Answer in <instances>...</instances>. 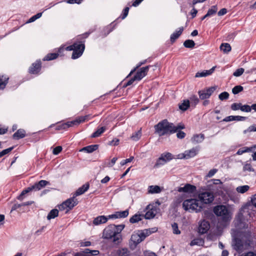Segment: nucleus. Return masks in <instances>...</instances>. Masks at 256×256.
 I'll return each mask as SVG.
<instances>
[{
    "label": "nucleus",
    "mask_w": 256,
    "mask_h": 256,
    "mask_svg": "<svg viewBox=\"0 0 256 256\" xmlns=\"http://www.w3.org/2000/svg\"><path fill=\"white\" fill-rule=\"evenodd\" d=\"M62 150V146H58L56 148H54L53 150V152H52V153L55 154V155H57L59 153H60V152Z\"/></svg>",
    "instance_id": "obj_62"
},
{
    "label": "nucleus",
    "mask_w": 256,
    "mask_h": 256,
    "mask_svg": "<svg viewBox=\"0 0 256 256\" xmlns=\"http://www.w3.org/2000/svg\"><path fill=\"white\" fill-rule=\"evenodd\" d=\"M134 158V156H130V158H127L126 160H123L120 162V164L122 166H124L128 162H131Z\"/></svg>",
    "instance_id": "obj_63"
},
{
    "label": "nucleus",
    "mask_w": 256,
    "mask_h": 256,
    "mask_svg": "<svg viewBox=\"0 0 256 256\" xmlns=\"http://www.w3.org/2000/svg\"><path fill=\"white\" fill-rule=\"evenodd\" d=\"M246 118L245 116H230L226 117L224 119L222 120V122H228L234 120L236 121H243L246 120Z\"/></svg>",
    "instance_id": "obj_24"
},
{
    "label": "nucleus",
    "mask_w": 256,
    "mask_h": 256,
    "mask_svg": "<svg viewBox=\"0 0 256 256\" xmlns=\"http://www.w3.org/2000/svg\"><path fill=\"white\" fill-rule=\"evenodd\" d=\"M108 219H110L108 218V216H98L94 218L93 224L96 226L104 224L107 222Z\"/></svg>",
    "instance_id": "obj_23"
},
{
    "label": "nucleus",
    "mask_w": 256,
    "mask_h": 256,
    "mask_svg": "<svg viewBox=\"0 0 256 256\" xmlns=\"http://www.w3.org/2000/svg\"><path fill=\"white\" fill-rule=\"evenodd\" d=\"M216 66H213L212 68H210L209 70H204L202 72H198L196 73L195 75L196 78H202V77H206L208 76H210L212 74L214 70H215Z\"/></svg>",
    "instance_id": "obj_22"
},
{
    "label": "nucleus",
    "mask_w": 256,
    "mask_h": 256,
    "mask_svg": "<svg viewBox=\"0 0 256 256\" xmlns=\"http://www.w3.org/2000/svg\"><path fill=\"white\" fill-rule=\"evenodd\" d=\"M42 16V13H41V12L38 13L36 15L31 17L28 21V22L30 23V22H34L36 20L40 18Z\"/></svg>",
    "instance_id": "obj_53"
},
{
    "label": "nucleus",
    "mask_w": 256,
    "mask_h": 256,
    "mask_svg": "<svg viewBox=\"0 0 256 256\" xmlns=\"http://www.w3.org/2000/svg\"><path fill=\"white\" fill-rule=\"evenodd\" d=\"M241 103H234L231 105V108L233 110H240Z\"/></svg>",
    "instance_id": "obj_58"
},
{
    "label": "nucleus",
    "mask_w": 256,
    "mask_h": 256,
    "mask_svg": "<svg viewBox=\"0 0 256 256\" xmlns=\"http://www.w3.org/2000/svg\"><path fill=\"white\" fill-rule=\"evenodd\" d=\"M144 256H157L156 253L150 252L148 250L145 251L144 252Z\"/></svg>",
    "instance_id": "obj_64"
},
{
    "label": "nucleus",
    "mask_w": 256,
    "mask_h": 256,
    "mask_svg": "<svg viewBox=\"0 0 256 256\" xmlns=\"http://www.w3.org/2000/svg\"><path fill=\"white\" fill-rule=\"evenodd\" d=\"M180 192H186L188 194H192L196 190V187L194 186L187 184L183 187H180L178 190Z\"/></svg>",
    "instance_id": "obj_16"
},
{
    "label": "nucleus",
    "mask_w": 256,
    "mask_h": 256,
    "mask_svg": "<svg viewBox=\"0 0 256 256\" xmlns=\"http://www.w3.org/2000/svg\"><path fill=\"white\" fill-rule=\"evenodd\" d=\"M13 149L12 147L9 148H8L5 149L2 152H0V158L8 154L9 152H10Z\"/></svg>",
    "instance_id": "obj_57"
},
{
    "label": "nucleus",
    "mask_w": 256,
    "mask_h": 256,
    "mask_svg": "<svg viewBox=\"0 0 256 256\" xmlns=\"http://www.w3.org/2000/svg\"><path fill=\"white\" fill-rule=\"evenodd\" d=\"M148 194H158L161 192L160 188L158 186H150L148 187Z\"/></svg>",
    "instance_id": "obj_33"
},
{
    "label": "nucleus",
    "mask_w": 256,
    "mask_h": 256,
    "mask_svg": "<svg viewBox=\"0 0 256 256\" xmlns=\"http://www.w3.org/2000/svg\"><path fill=\"white\" fill-rule=\"evenodd\" d=\"M244 72V68H239L236 70L233 73V76L236 77L240 76Z\"/></svg>",
    "instance_id": "obj_47"
},
{
    "label": "nucleus",
    "mask_w": 256,
    "mask_h": 256,
    "mask_svg": "<svg viewBox=\"0 0 256 256\" xmlns=\"http://www.w3.org/2000/svg\"><path fill=\"white\" fill-rule=\"evenodd\" d=\"M112 238L113 242L116 243H119L122 239V236L120 234H114Z\"/></svg>",
    "instance_id": "obj_60"
},
{
    "label": "nucleus",
    "mask_w": 256,
    "mask_h": 256,
    "mask_svg": "<svg viewBox=\"0 0 256 256\" xmlns=\"http://www.w3.org/2000/svg\"><path fill=\"white\" fill-rule=\"evenodd\" d=\"M250 189V186L248 185L238 186L236 188V190L240 194H244Z\"/></svg>",
    "instance_id": "obj_40"
},
{
    "label": "nucleus",
    "mask_w": 256,
    "mask_h": 256,
    "mask_svg": "<svg viewBox=\"0 0 256 256\" xmlns=\"http://www.w3.org/2000/svg\"><path fill=\"white\" fill-rule=\"evenodd\" d=\"M48 184H50V182L46 180H41L38 182L35 183L33 186L28 187L26 189L23 190L20 194L18 196V200H22L24 198V196L26 194L32 190H39Z\"/></svg>",
    "instance_id": "obj_7"
},
{
    "label": "nucleus",
    "mask_w": 256,
    "mask_h": 256,
    "mask_svg": "<svg viewBox=\"0 0 256 256\" xmlns=\"http://www.w3.org/2000/svg\"><path fill=\"white\" fill-rule=\"evenodd\" d=\"M89 188V184H84L81 187L79 188L74 194L76 197L81 195L83 194H84L86 192Z\"/></svg>",
    "instance_id": "obj_26"
},
{
    "label": "nucleus",
    "mask_w": 256,
    "mask_h": 256,
    "mask_svg": "<svg viewBox=\"0 0 256 256\" xmlns=\"http://www.w3.org/2000/svg\"><path fill=\"white\" fill-rule=\"evenodd\" d=\"M106 130V126H102L98 128L92 135V138H96L100 136Z\"/></svg>",
    "instance_id": "obj_38"
},
{
    "label": "nucleus",
    "mask_w": 256,
    "mask_h": 256,
    "mask_svg": "<svg viewBox=\"0 0 256 256\" xmlns=\"http://www.w3.org/2000/svg\"><path fill=\"white\" fill-rule=\"evenodd\" d=\"M159 208L154 204H150L146 206L144 214L146 219L150 220L153 218L158 213Z\"/></svg>",
    "instance_id": "obj_10"
},
{
    "label": "nucleus",
    "mask_w": 256,
    "mask_h": 256,
    "mask_svg": "<svg viewBox=\"0 0 256 256\" xmlns=\"http://www.w3.org/2000/svg\"><path fill=\"white\" fill-rule=\"evenodd\" d=\"M218 10L216 6H213L210 8L206 14V16H211L215 14Z\"/></svg>",
    "instance_id": "obj_46"
},
{
    "label": "nucleus",
    "mask_w": 256,
    "mask_h": 256,
    "mask_svg": "<svg viewBox=\"0 0 256 256\" xmlns=\"http://www.w3.org/2000/svg\"><path fill=\"white\" fill-rule=\"evenodd\" d=\"M170 152H164L160 156L159 158L157 160L156 164L154 165V168H158L162 166H163L167 162L170 160L176 158Z\"/></svg>",
    "instance_id": "obj_9"
},
{
    "label": "nucleus",
    "mask_w": 256,
    "mask_h": 256,
    "mask_svg": "<svg viewBox=\"0 0 256 256\" xmlns=\"http://www.w3.org/2000/svg\"><path fill=\"white\" fill-rule=\"evenodd\" d=\"M198 200L199 202L202 204H210L214 200V193L210 192H201L198 194Z\"/></svg>",
    "instance_id": "obj_8"
},
{
    "label": "nucleus",
    "mask_w": 256,
    "mask_h": 256,
    "mask_svg": "<svg viewBox=\"0 0 256 256\" xmlns=\"http://www.w3.org/2000/svg\"><path fill=\"white\" fill-rule=\"evenodd\" d=\"M85 48L84 44L81 42H74L73 44L67 46L66 50H73L72 58L76 59L80 58L83 54Z\"/></svg>",
    "instance_id": "obj_5"
},
{
    "label": "nucleus",
    "mask_w": 256,
    "mask_h": 256,
    "mask_svg": "<svg viewBox=\"0 0 256 256\" xmlns=\"http://www.w3.org/2000/svg\"><path fill=\"white\" fill-rule=\"evenodd\" d=\"M234 248L237 251H240L243 248L242 242L238 239H236L234 244Z\"/></svg>",
    "instance_id": "obj_35"
},
{
    "label": "nucleus",
    "mask_w": 256,
    "mask_h": 256,
    "mask_svg": "<svg viewBox=\"0 0 256 256\" xmlns=\"http://www.w3.org/2000/svg\"><path fill=\"white\" fill-rule=\"evenodd\" d=\"M216 86H212L198 92L200 98L202 100L208 98L214 91L216 90Z\"/></svg>",
    "instance_id": "obj_13"
},
{
    "label": "nucleus",
    "mask_w": 256,
    "mask_h": 256,
    "mask_svg": "<svg viewBox=\"0 0 256 256\" xmlns=\"http://www.w3.org/2000/svg\"><path fill=\"white\" fill-rule=\"evenodd\" d=\"M116 254L118 256H129L130 251L127 248H120L116 251Z\"/></svg>",
    "instance_id": "obj_32"
},
{
    "label": "nucleus",
    "mask_w": 256,
    "mask_h": 256,
    "mask_svg": "<svg viewBox=\"0 0 256 256\" xmlns=\"http://www.w3.org/2000/svg\"><path fill=\"white\" fill-rule=\"evenodd\" d=\"M143 218H144V214H136L130 218V222L132 224L136 223L142 220Z\"/></svg>",
    "instance_id": "obj_34"
},
{
    "label": "nucleus",
    "mask_w": 256,
    "mask_h": 256,
    "mask_svg": "<svg viewBox=\"0 0 256 256\" xmlns=\"http://www.w3.org/2000/svg\"><path fill=\"white\" fill-rule=\"evenodd\" d=\"M184 46L186 48H193L195 46V42L191 40H187L184 42Z\"/></svg>",
    "instance_id": "obj_45"
},
{
    "label": "nucleus",
    "mask_w": 256,
    "mask_h": 256,
    "mask_svg": "<svg viewBox=\"0 0 256 256\" xmlns=\"http://www.w3.org/2000/svg\"><path fill=\"white\" fill-rule=\"evenodd\" d=\"M173 233L176 234H180V231L178 230V225L176 222H174L172 225Z\"/></svg>",
    "instance_id": "obj_49"
},
{
    "label": "nucleus",
    "mask_w": 256,
    "mask_h": 256,
    "mask_svg": "<svg viewBox=\"0 0 256 256\" xmlns=\"http://www.w3.org/2000/svg\"><path fill=\"white\" fill-rule=\"evenodd\" d=\"M25 136L26 131L23 129H19L13 134V138L15 140H19Z\"/></svg>",
    "instance_id": "obj_29"
},
{
    "label": "nucleus",
    "mask_w": 256,
    "mask_h": 256,
    "mask_svg": "<svg viewBox=\"0 0 256 256\" xmlns=\"http://www.w3.org/2000/svg\"><path fill=\"white\" fill-rule=\"evenodd\" d=\"M199 150L198 148H194L190 150H186L184 153L180 154L176 156L177 158L188 159L196 156Z\"/></svg>",
    "instance_id": "obj_11"
},
{
    "label": "nucleus",
    "mask_w": 256,
    "mask_h": 256,
    "mask_svg": "<svg viewBox=\"0 0 256 256\" xmlns=\"http://www.w3.org/2000/svg\"><path fill=\"white\" fill-rule=\"evenodd\" d=\"M58 53H50L48 54L43 59L44 60H51L58 58Z\"/></svg>",
    "instance_id": "obj_41"
},
{
    "label": "nucleus",
    "mask_w": 256,
    "mask_h": 256,
    "mask_svg": "<svg viewBox=\"0 0 256 256\" xmlns=\"http://www.w3.org/2000/svg\"><path fill=\"white\" fill-rule=\"evenodd\" d=\"M210 228V224L206 220H202L199 225L198 230L200 234H204L206 233Z\"/></svg>",
    "instance_id": "obj_21"
},
{
    "label": "nucleus",
    "mask_w": 256,
    "mask_h": 256,
    "mask_svg": "<svg viewBox=\"0 0 256 256\" xmlns=\"http://www.w3.org/2000/svg\"><path fill=\"white\" fill-rule=\"evenodd\" d=\"M220 49L224 53H228L231 50V46L228 43H223L220 45Z\"/></svg>",
    "instance_id": "obj_37"
},
{
    "label": "nucleus",
    "mask_w": 256,
    "mask_h": 256,
    "mask_svg": "<svg viewBox=\"0 0 256 256\" xmlns=\"http://www.w3.org/2000/svg\"><path fill=\"white\" fill-rule=\"evenodd\" d=\"M183 30V27L179 28L178 30H176L172 34H171L170 40L172 42H174L180 36Z\"/></svg>",
    "instance_id": "obj_31"
},
{
    "label": "nucleus",
    "mask_w": 256,
    "mask_h": 256,
    "mask_svg": "<svg viewBox=\"0 0 256 256\" xmlns=\"http://www.w3.org/2000/svg\"><path fill=\"white\" fill-rule=\"evenodd\" d=\"M116 227V234H120V232L124 230L125 227V225L124 224L115 225Z\"/></svg>",
    "instance_id": "obj_50"
},
{
    "label": "nucleus",
    "mask_w": 256,
    "mask_h": 256,
    "mask_svg": "<svg viewBox=\"0 0 256 256\" xmlns=\"http://www.w3.org/2000/svg\"><path fill=\"white\" fill-rule=\"evenodd\" d=\"M76 123H77L76 121L75 120L68 122L62 125V127L64 128H66L70 126H76Z\"/></svg>",
    "instance_id": "obj_48"
},
{
    "label": "nucleus",
    "mask_w": 256,
    "mask_h": 256,
    "mask_svg": "<svg viewBox=\"0 0 256 256\" xmlns=\"http://www.w3.org/2000/svg\"><path fill=\"white\" fill-rule=\"evenodd\" d=\"M229 94L228 92H222L218 96V98L221 100H227Z\"/></svg>",
    "instance_id": "obj_55"
},
{
    "label": "nucleus",
    "mask_w": 256,
    "mask_h": 256,
    "mask_svg": "<svg viewBox=\"0 0 256 256\" xmlns=\"http://www.w3.org/2000/svg\"><path fill=\"white\" fill-rule=\"evenodd\" d=\"M66 206L68 207V210L66 212V213H67L70 210H72L75 206L77 205L78 202L76 198V196L74 195L72 198H70L64 202Z\"/></svg>",
    "instance_id": "obj_19"
},
{
    "label": "nucleus",
    "mask_w": 256,
    "mask_h": 256,
    "mask_svg": "<svg viewBox=\"0 0 256 256\" xmlns=\"http://www.w3.org/2000/svg\"><path fill=\"white\" fill-rule=\"evenodd\" d=\"M142 136V130L140 129L138 131L135 132L131 136V138L134 141H138Z\"/></svg>",
    "instance_id": "obj_44"
},
{
    "label": "nucleus",
    "mask_w": 256,
    "mask_h": 256,
    "mask_svg": "<svg viewBox=\"0 0 256 256\" xmlns=\"http://www.w3.org/2000/svg\"><path fill=\"white\" fill-rule=\"evenodd\" d=\"M8 78L4 76H0V88H4L6 86Z\"/></svg>",
    "instance_id": "obj_39"
},
{
    "label": "nucleus",
    "mask_w": 256,
    "mask_h": 256,
    "mask_svg": "<svg viewBox=\"0 0 256 256\" xmlns=\"http://www.w3.org/2000/svg\"><path fill=\"white\" fill-rule=\"evenodd\" d=\"M212 182L214 185H219L218 187L216 188V189H218V191L216 192V193H217L218 195L221 194H222V185L220 180L218 179H213L208 182ZM215 188H213L212 189L214 190Z\"/></svg>",
    "instance_id": "obj_25"
},
{
    "label": "nucleus",
    "mask_w": 256,
    "mask_h": 256,
    "mask_svg": "<svg viewBox=\"0 0 256 256\" xmlns=\"http://www.w3.org/2000/svg\"><path fill=\"white\" fill-rule=\"evenodd\" d=\"M184 128L183 124H180L176 126L169 122L167 120H164L154 126V133L160 136L174 133L178 130L184 129Z\"/></svg>",
    "instance_id": "obj_1"
},
{
    "label": "nucleus",
    "mask_w": 256,
    "mask_h": 256,
    "mask_svg": "<svg viewBox=\"0 0 256 256\" xmlns=\"http://www.w3.org/2000/svg\"><path fill=\"white\" fill-rule=\"evenodd\" d=\"M240 110L242 112H248L252 110V108L251 106H250L248 104L242 105V104H241Z\"/></svg>",
    "instance_id": "obj_56"
},
{
    "label": "nucleus",
    "mask_w": 256,
    "mask_h": 256,
    "mask_svg": "<svg viewBox=\"0 0 256 256\" xmlns=\"http://www.w3.org/2000/svg\"><path fill=\"white\" fill-rule=\"evenodd\" d=\"M118 158L116 157L114 158L110 162H105L104 166L107 167L111 168L114 165L116 161L117 160Z\"/></svg>",
    "instance_id": "obj_54"
},
{
    "label": "nucleus",
    "mask_w": 256,
    "mask_h": 256,
    "mask_svg": "<svg viewBox=\"0 0 256 256\" xmlns=\"http://www.w3.org/2000/svg\"><path fill=\"white\" fill-rule=\"evenodd\" d=\"M129 214L128 210L124 211L116 212L114 214L108 215V218L110 219H116L126 218Z\"/></svg>",
    "instance_id": "obj_17"
},
{
    "label": "nucleus",
    "mask_w": 256,
    "mask_h": 256,
    "mask_svg": "<svg viewBox=\"0 0 256 256\" xmlns=\"http://www.w3.org/2000/svg\"><path fill=\"white\" fill-rule=\"evenodd\" d=\"M150 67V66H148L140 68L134 76L135 77V79H136V80H141L147 74Z\"/></svg>",
    "instance_id": "obj_18"
},
{
    "label": "nucleus",
    "mask_w": 256,
    "mask_h": 256,
    "mask_svg": "<svg viewBox=\"0 0 256 256\" xmlns=\"http://www.w3.org/2000/svg\"><path fill=\"white\" fill-rule=\"evenodd\" d=\"M243 170L244 171L254 172V170L252 167V166L250 164H246L243 167Z\"/></svg>",
    "instance_id": "obj_59"
},
{
    "label": "nucleus",
    "mask_w": 256,
    "mask_h": 256,
    "mask_svg": "<svg viewBox=\"0 0 256 256\" xmlns=\"http://www.w3.org/2000/svg\"><path fill=\"white\" fill-rule=\"evenodd\" d=\"M214 212L216 215L221 218L222 221L226 222L232 218V214L226 206L219 205L215 206Z\"/></svg>",
    "instance_id": "obj_4"
},
{
    "label": "nucleus",
    "mask_w": 256,
    "mask_h": 256,
    "mask_svg": "<svg viewBox=\"0 0 256 256\" xmlns=\"http://www.w3.org/2000/svg\"><path fill=\"white\" fill-rule=\"evenodd\" d=\"M41 69V62L40 60H36L33 63L32 66L29 68L28 72L31 74H37L39 73Z\"/></svg>",
    "instance_id": "obj_15"
},
{
    "label": "nucleus",
    "mask_w": 256,
    "mask_h": 256,
    "mask_svg": "<svg viewBox=\"0 0 256 256\" xmlns=\"http://www.w3.org/2000/svg\"><path fill=\"white\" fill-rule=\"evenodd\" d=\"M204 138V134H196L194 135L192 137L191 140L192 142L196 144L202 142Z\"/></svg>",
    "instance_id": "obj_28"
},
{
    "label": "nucleus",
    "mask_w": 256,
    "mask_h": 256,
    "mask_svg": "<svg viewBox=\"0 0 256 256\" xmlns=\"http://www.w3.org/2000/svg\"><path fill=\"white\" fill-rule=\"evenodd\" d=\"M256 132V124H252L246 130H244V134H246L247 132Z\"/></svg>",
    "instance_id": "obj_52"
},
{
    "label": "nucleus",
    "mask_w": 256,
    "mask_h": 256,
    "mask_svg": "<svg viewBox=\"0 0 256 256\" xmlns=\"http://www.w3.org/2000/svg\"><path fill=\"white\" fill-rule=\"evenodd\" d=\"M99 253L98 250H90L86 248L83 252L76 254L74 256H94L98 255Z\"/></svg>",
    "instance_id": "obj_20"
},
{
    "label": "nucleus",
    "mask_w": 256,
    "mask_h": 256,
    "mask_svg": "<svg viewBox=\"0 0 256 256\" xmlns=\"http://www.w3.org/2000/svg\"><path fill=\"white\" fill-rule=\"evenodd\" d=\"M98 148V144L90 145L83 148L80 150V151H84L88 153H91L96 150Z\"/></svg>",
    "instance_id": "obj_27"
},
{
    "label": "nucleus",
    "mask_w": 256,
    "mask_h": 256,
    "mask_svg": "<svg viewBox=\"0 0 256 256\" xmlns=\"http://www.w3.org/2000/svg\"><path fill=\"white\" fill-rule=\"evenodd\" d=\"M146 234L144 232L133 234L131 236V241L136 245L144 240Z\"/></svg>",
    "instance_id": "obj_14"
},
{
    "label": "nucleus",
    "mask_w": 256,
    "mask_h": 256,
    "mask_svg": "<svg viewBox=\"0 0 256 256\" xmlns=\"http://www.w3.org/2000/svg\"><path fill=\"white\" fill-rule=\"evenodd\" d=\"M90 115L88 114L84 116H79L78 118L75 120V121L77 122L76 124L78 125L81 122H83L86 120H88L90 119Z\"/></svg>",
    "instance_id": "obj_42"
},
{
    "label": "nucleus",
    "mask_w": 256,
    "mask_h": 256,
    "mask_svg": "<svg viewBox=\"0 0 256 256\" xmlns=\"http://www.w3.org/2000/svg\"><path fill=\"white\" fill-rule=\"evenodd\" d=\"M85 48L84 44L81 42H74L73 44L67 46L66 50H73L72 58L76 59L80 58L83 54Z\"/></svg>",
    "instance_id": "obj_6"
},
{
    "label": "nucleus",
    "mask_w": 256,
    "mask_h": 256,
    "mask_svg": "<svg viewBox=\"0 0 256 256\" xmlns=\"http://www.w3.org/2000/svg\"><path fill=\"white\" fill-rule=\"evenodd\" d=\"M255 148H256V146H254L251 147H243L238 150L236 154L238 155H241L244 152H250Z\"/></svg>",
    "instance_id": "obj_30"
},
{
    "label": "nucleus",
    "mask_w": 256,
    "mask_h": 256,
    "mask_svg": "<svg viewBox=\"0 0 256 256\" xmlns=\"http://www.w3.org/2000/svg\"><path fill=\"white\" fill-rule=\"evenodd\" d=\"M249 208H244L242 209L237 216L236 220V224L240 228H246L248 224L246 223L249 220V218L252 217V214L250 212Z\"/></svg>",
    "instance_id": "obj_2"
},
{
    "label": "nucleus",
    "mask_w": 256,
    "mask_h": 256,
    "mask_svg": "<svg viewBox=\"0 0 256 256\" xmlns=\"http://www.w3.org/2000/svg\"><path fill=\"white\" fill-rule=\"evenodd\" d=\"M243 90V87L241 86H235L232 90L234 94H236Z\"/></svg>",
    "instance_id": "obj_51"
},
{
    "label": "nucleus",
    "mask_w": 256,
    "mask_h": 256,
    "mask_svg": "<svg viewBox=\"0 0 256 256\" xmlns=\"http://www.w3.org/2000/svg\"><path fill=\"white\" fill-rule=\"evenodd\" d=\"M178 130L176 132L177 138L180 139L184 138L186 136V134L184 132L180 130Z\"/></svg>",
    "instance_id": "obj_61"
},
{
    "label": "nucleus",
    "mask_w": 256,
    "mask_h": 256,
    "mask_svg": "<svg viewBox=\"0 0 256 256\" xmlns=\"http://www.w3.org/2000/svg\"><path fill=\"white\" fill-rule=\"evenodd\" d=\"M114 224H110L106 226L103 231L102 238L104 239H110L116 234Z\"/></svg>",
    "instance_id": "obj_12"
},
{
    "label": "nucleus",
    "mask_w": 256,
    "mask_h": 256,
    "mask_svg": "<svg viewBox=\"0 0 256 256\" xmlns=\"http://www.w3.org/2000/svg\"><path fill=\"white\" fill-rule=\"evenodd\" d=\"M58 210L57 209H53L50 211L47 216V218L48 220L54 218L58 216Z\"/></svg>",
    "instance_id": "obj_36"
},
{
    "label": "nucleus",
    "mask_w": 256,
    "mask_h": 256,
    "mask_svg": "<svg viewBox=\"0 0 256 256\" xmlns=\"http://www.w3.org/2000/svg\"><path fill=\"white\" fill-rule=\"evenodd\" d=\"M190 106V102L188 100H184L183 102L179 104V108L182 110H186Z\"/></svg>",
    "instance_id": "obj_43"
},
{
    "label": "nucleus",
    "mask_w": 256,
    "mask_h": 256,
    "mask_svg": "<svg viewBox=\"0 0 256 256\" xmlns=\"http://www.w3.org/2000/svg\"><path fill=\"white\" fill-rule=\"evenodd\" d=\"M182 208L185 210L190 212H198L202 210L203 206L198 198H190L183 202Z\"/></svg>",
    "instance_id": "obj_3"
}]
</instances>
